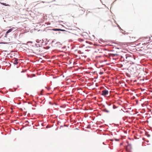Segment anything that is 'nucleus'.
Instances as JSON below:
<instances>
[{
  "label": "nucleus",
  "instance_id": "f257e3e1",
  "mask_svg": "<svg viewBox=\"0 0 152 152\" xmlns=\"http://www.w3.org/2000/svg\"><path fill=\"white\" fill-rule=\"evenodd\" d=\"M135 59V57L133 55H127L126 56V61L128 62H130L133 64Z\"/></svg>",
  "mask_w": 152,
  "mask_h": 152
},
{
  "label": "nucleus",
  "instance_id": "f03ea898",
  "mask_svg": "<svg viewBox=\"0 0 152 152\" xmlns=\"http://www.w3.org/2000/svg\"><path fill=\"white\" fill-rule=\"evenodd\" d=\"M108 93V91L106 90H103L102 91V95L104 96H106L107 95Z\"/></svg>",
  "mask_w": 152,
  "mask_h": 152
},
{
  "label": "nucleus",
  "instance_id": "7ed1b4c3",
  "mask_svg": "<svg viewBox=\"0 0 152 152\" xmlns=\"http://www.w3.org/2000/svg\"><path fill=\"white\" fill-rule=\"evenodd\" d=\"M15 28L13 27L12 28L9 29L8 31H7V32H6V34H5V37H7L8 34L9 33L11 32L12 31L14 30V29Z\"/></svg>",
  "mask_w": 152,
  "mask_h": 152
},
{
  "label": "nucleus",
  "instance_id": "20e7f679",
  "mask_svg": "<svg viewBox=\"0 0 152 152\" xmlns=\"http://www.w3.org/2000/svg\"><path fill=\"white\" fill-rule=\"evenodd\" d=\"M13 60L14 61L13 63L14 64L16 65L18 64V59L17 58H15Z\"/></svg>",
  "mask_w": 152,
  "mask_h": 152
},
{
  "label": "nucleus",
  "instance_id": "39448f33",
  "mask_svg": "<svg viewBox=\"0 0 152 152\" xmlns=\"http://www.w3.org/2000/svg\"><path fill=\"white\" fill-rule=\"evenodd\" d=\"M78 40L79 42H83V44H84L85 43V42H87V41H85V40L81 39V38H79L78 39Z\"/></svg>",
  "mask_w": 152,
  "mask_h": 152
},
{
  "label": "nucleus",
  "instance_id": "423d86ee",
  "mask_svg": "<svg viewBox=\"0 0 152 152\" xmlns=\"http://www.w3.org/2000/svg\"><path fill=\"white\" fill-rule=\"evenodd\" d=\"M53 30L55 31H65V30L64 29H61L58 28H55V29H53Z\"/></svg>",
  "mask_w": 152,
  "mask_h": 152
},
{
  "label": "nucleus",
  "instance_id": "0eeeda50",
  "mask_svg": "<svg viewBox=\"0 0 152 152\" xmlns=\"http://www.w3.org/2000/svg\"><path fill=\"white\" fill-rule=\"evenodd\" d=\"M118 56V55L117 54H111L110 56H112V57H114L115 56Z\"/></svg>",
  "mask_w": 152,
  "mask_h": 152
},
{
  "label": "nucleus",
  "instance_id": "6e6552de",
  "mask_svg": "<svg viewBox=\"0 0 152 152\" xmlns=\"http://www.w3.org/2000/svg\"><path fill=\"white\" fill-rule=\"evenodd\" d=\"M103 111L106 113H109V111L106 109H104V110Z\"/></svg>",
  "mask_w": 152,
  "mask_h": 152
},
{
  "label": "nucleus",
  "instance_id": "1a4fd4ad",
  "mask_svg": "<svg viewBox=\"0 0 152 152\" xmlns=\"http://www.w3.org/2000/svg\"><path fill=\"white\" fill-rule=\"evenodd\" d=\"M1 4L4 5V6H9V5L8 4H7V5L6 4V3H1Z\"/></svg>",
  "mask_w": 152,
  "mask_h": 152
},
{
  "label": "nucleus",
  "instance_id": "9d476101",
  "mask_svg": "<svg viewBox=\"0 0 152 152\" xmlns=\"http://www.w3.org/2000/svg\"><path fill=\"white\" fill-rule=\"evenodd\" d=\"M137 39H135L133 42H135V41H137Z\"/></svg>",
  "mask_w": 152,
  "mask_h": 152
},
{
  "label": "nucleus",
  "instance_id": "9b49d317",
  "mask_svg": "<svg viewBox=\"0 0 152 152\" xmlns=\"http://www.w3.org/2000/svg\"><path fill=\"white\" fill-rule=\"evenodd\" d=\"M49 103L51 104H52L51 103V102H49Z\"/></svg>",
  "mask_w": 152,
  "mask_h": 152
}]
</instances>
